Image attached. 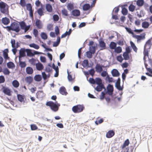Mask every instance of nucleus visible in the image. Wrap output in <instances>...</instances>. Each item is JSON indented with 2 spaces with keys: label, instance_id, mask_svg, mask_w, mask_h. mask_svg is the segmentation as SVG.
Masks as SVG:
<instances>
[{
  "label": "nucleus",
  "instance_id": "nucleus-1",
  "mask_svg": "<svg viewBox=\"0 0 152 152\" xmlns=\"http://www.w3.org/2000/svg\"><path fill=\"white\" fill-rule=\"evenodd\" d=\"M6 28L8 31L11 30L14 31L16 33L18 32L20 30L19 24L15 22L12 23L10 26H7Z\"/></svg>",
  "mask_w": 152,
  "mask_h": 152
},
{
  "label": "nucleus",
  "instance_id": "nucleus-2",
  "mask_svg": "<svg viewBox=\"0 0 152 152\" xmlns=\"http://www.w3.org/2000/svg\"><path fill=\"white\" fill-rule=\"evenodd\" d=\"M113 91V86L109 84L108 85L107 89L105 88L104 91L101 93V95H105L108 94L109 95H112Z\"/></svg>",
  "mask_w": 152,
  "mask_h": 152
},
{
  "label": "nucleus",
  "instance_id": "nucleus-3",
  "mask_svg": "<svg viewBox=\"0 0 152 152\" xmlns=\"http://www.w3.org/2000/svg\"><path fill=\"white\" fill-rule=\"evenodd\" d=\"M0 10L2 13L7 15L8 14V7L5 3L2 1L0 2Z\"/></svg>",
  "mask_w": 152,
  "mask_h": 152
},
{
  "label": "nucleus",
  "instance_id": "nucleus-4",
  "mask_svg": "<svg viewBox=\"0 0 152 152\" xmlns=\"http://www.w3.org/2000/svg\"><path fill=\"white\" fill-rule=\"evenodd\" d=\"M84 108L83 105L79 104L74 106L72 107V110L74 113H77L83 111Z\"/></svg>",
  "mask_w": 152,
  "mask_h": 152
},
{
  "label": "nucleus",
  "instance_id": "nucleus-5",
  "mask_svg": "<svg viewBox=\"0 0 152 152\" xmlns=\"http://www.w3.org/2000/svg\"><path fill=\"white\" fill-rule=\"evenodd\" d=\"M145 33H143L140 35H137L134 34L133 37L137 39V42H140L141 40H144L145 38Z\"/></svg>",
  "mask_w": 152,
  "mask_h": 152
},
{
  "label": "nucleus",
  "instance_id": "nucleus-6",
  "mask_svg": "<svg viewBox=\"0 0 152 152\" xmlns=\"http://www.w3.org/2000/svg\"><path fill=\"white\" fill-rule=\"evenodd\" d=\"M60 106V104L58 103L57 101H56L53 103L50 108L53 111L56 112L58 110Z\"/></svg>",
  "mask_w": 152,
  "mask_h": 152
},
{
  "label": "nucleus",
  "instance_id": "nucleus-7",
  "mask_svg": "<svg viewBox=\"0 0 152 152\" xmlns=\"http://www.w3.org/2000/svg\"><path fill=\"white\" fill-rule=\"evenodd\" d=\"M35 25L38 29L42 28L43 26L41 21L37 19L36 21Z\"/></svg>",
  "mask_w": 152,
  "mask_h": 152
},
{
  "label": "nucleus",
  "instance_id": "nucleus-8",
  "mask_svg": "<svg viewBox=\"0 0 152 152\" xmlns=\"http://www.w3.org/2000/svg\"><path fill=\"white\" fill-rule=\"evenodd\" d=\"M103 89H105V87L103 84L98 85L95 88V90L97 91H102Z\"/></svg>",
  "mask_w": 152,
  "mask_h": 152
},
{
  "label": "nucleus",
  "instance_id": "nucleus-9",
  "mask_svg": "<svg viewBox=\"0 0 152 152\" xmlns=\"http://www.w3.org/2000/svg\"><path fill=\"white\" fill-rule=\"evenodd\" d=\"M121 79L120 78H118L115 83V87L119 90H122V88H121L120 86Z\"/></svg>",
  "mask_w": 152,
  "mask_h": 152
},
{
  "label": "nucleus",
  "instance_id": "nucleus-10",
  "mask_svg": "<svg viewBox=\"0 0 152 152\" xmlns=\"http://www.w3.org/2000/svg\"><path fill=\"white\" fill-rule=\"evenodd\" d=\"M3 92L6 94L7 95H10V90L8 88L3 87L2 88Z\"/></svg>",
  "mask_w": 152,
  "mask_h": 152
},
{
  "label": "nucleus",
  "instance_id": "nucleus-11",
  "mask_svg": "<svg viewBox=\"0 0 152 152\" xmlns=\"http://www.w3.org/2000/svg\"><path fill=\"white\" fill-rule=\"evenodd\" d=\"M26 50L24 48H21L19 50V59L20 58L25 56H26V54L25 52Z\"/></svg>",
  "mask_w": 152,
  "mask_h": 152
},
{
  "label": "nucleus",
  "instance_id": "nucleus-12",
  "mask_svg": "<svg viewBox=\"0 0 152 152\" xmlns=\"http://www.w3.org/2000/svg\"><path fill=\"white\" fill-rule=\"evenodd\" d=\"M114 134V132L113 130H110L106 133V137L107 138H110L113 137Z\"/></svg>",
  "mask_w": 152,
  "mask_h": 152
},
{
  "label": "nucleus",
  "instance_id": "nucleus-13",
  "mask_svg": "<svg viewBox=\"0 0 152 152\" xmlns=\"http://www.w3.org/2000/svg\"><path fill=\"white\" fill-rule=\"evenodd\" d=\"M59 92L61 94L63 95H66L67 94L65 88L63 86L60 88Z\"/></svg>",
  "mask_w": 152,
  "mask_h": 152
},
{
  "label": "nucleus",
  "instance_id": "nucleus-14",
  "mask_svg": "<svg viewBox=\"0 0 152 152\" xmlns=\"http://www.w3.org/2000/svg\"><path fill=\"white\" fill-rule=\"evenodd\" d=\"M111 73L113 77H118L120 75L118 71L116 69H113L111 71Z\"/></svg>",
  "mask_w": 152,
  "mask_h": 152
},
{
  "label": "nucleus",
  "instance_id": "nucleus-15",
  "mask_svg": "<svg viewBox=\"0 0 152 152\" xmlns=\"http://www.w3.org/2000/svg\"><path fill=\"white\" fill-rule=\"evenodd\" d=\"M149 49L150 48H145V47H144V50L143 52L144 59H145L146 57H148V52L149 50H148V49Z\"/></svg>",
  "mask_w": 152,
  "mask_h": 152
},
{
  "label": "nucleus",
  "instance_id": "nucleus-16",
  "mask_svg": "<svg viewBox=\"0 0 152 152\" xmlns=\"http://www.w3.org/2000/svg\"><path fill=\"white\" fill-rule=\"evenodd\" d=\"M2 22L4 24L7 25L10 23V20L8 18L5 17L2 18Z\"/></svg>",
  "mask_w": 152,
  "mask_h": 152
},
{
  "label": "nucleus",
  "instance_id": "nucleus-17",
  "mask_svg": "<svg viewBox=\"0 0 152 152\" xmlns=\"http://www.w3.org/2000/svg\"><path fill=\"white\" fill-rule=\"evenodd\" d=\"M102 66H101L99 64H97L95 67L96 71L99 73L102 72L103 70Z\"/></svg>",
  "mask_w": 152,
  "mask_h": 152
},
{
  "label": "nucleus",
  "instance_id": "nucleus-18",
  "mask_svg": "<svg viewBox=\"0 0 152 152\" xmlns=\"http://www.w3.org/2000/svg\"><path fill=\"white\" fill-rule=\"evenodd\" d=\"M152 44V37L149 39L146 42L144 47L150 48L151 45Z\"/></svg>",
  "mask_w": 152,
  "mask_h": 152
},
{
  "label": "nucleus",
  "instance_id": "nucleus-19",
  "mask_svg": "<svg viewBox=\"0 0 152 152\" xmlns=\"http://www.w3.org/2000/svg\"><path fill=\"white\" fill-rule=\"evenodd\" d=\"M72 15L74 16H78L80 15V12L79 10H75L72 12Z\"/></svg>",
  "mask_w": 152,
  "mask_h": 152
},
{
  "label": "nucleus",
  "instance_id": "nucleus-20",
  "mask_svg": "<svg viewBox=\"0 0 152 152\" xmlns=\"http://www.w3.org/2000/svg\"><path fill=\"white\" fill-rule=\"evenodd\" d=\"M150 24V22L148 23L146 21L143 22L142 24V27L145 28H148Z\"/></svg>",
  "mask_w": 152,
  "mask_h": 152
},
{
  "label": "nucleus",
  "instance_id": "nucleus-21",
  "mask_svg": "<svg viewBox=\"0 0 152 152\" xmlns=\"http://www.w3.org/2000/svg\"><path fill=\"white\" fill-rule=\"evenodd\" d=\"M26 72L27 74L31 75L33 73V70L32 68L30 67H28L26 69Z\"/></svg>",
  "mask_w": 152,
  "mask_h": 152
},
{
  "label": "nucleus",
  "instance_id": "nucleus-22",
  "mask_svg": "<svg viewBox=\"0 0 152 152\" xmlns=\"http://www.w3.org/2000/svg\"><path fill=\"white\" fill-rule=\"evenodd\" d=\"M37 69L38 70H41L43 68V65L40 63H39L36 64Z\"/></svg>",
  "mask_w": 152,
  "mask_h": 152
},
{
  "label": "nucleus",
  "instance_id": "nucleus-23",
  "mask_svg": "<svg viewBox=\"0 0 152 152\" xmlns=\"http://www.w3.org/2000/svg\"><path fill=\"white\" fill-rule=\"evenodd\" d=\"M46 9L47 11L49 12H52L53 8L51 5L49 4H47L46 5Z\"/></svg>",
  "mask_w": 152,
  "mask_h": 152
},
{
  "label": "nucleus",
  "instance_id": "nucleus-24",
  "mask_svg": "<svg viewBox=\"0 0 152 152\" xmlns=\"http://www.w3.org/2000/svg\"><path fill=\"white\" fill-rule=\"evenodd\" d=\"M8 50L7 49H5L3 51V56L5 59H7L9 58L8 56Z\"/></svg>",
  "mask_w": 152,
  "mask_h": 152
},
{
  "label": "nucleus",
  "instance_id": "nucleus-25",
  "mask_svg": "<svg viewBox=\"0 0 152 152\" xmlns=\"http://www.w3.org/2000/svg\"><path fill=\"white\" fill-rule=\"evenodd\" d=\"M129 144V140L128 139H126L124 142L123 145L122 146V149H123L125 148L126 146H128Z\"/></svg>",
  "mask_w": 152,
  "mask_h": 152
},
{
  "label": "nucleus",
  "instance_id": "nucleus-26",
  "mask_svg": "<svg viewBox=\"0 0 152 152\" xmlns=\"http://www.w3.org/2000/svg\"><path fill=\"white\" fill-rule=\"evenodd\" d=\"M95 84L97 85L103 84L102 80L99 77L96 78L95 79Z\"/></svg>",
  "mask_w": 152,
  "mask_h": 152
},
{
  "label": "nucleus",
  "instance_id": "nucleus-27",
  "mask_svg": "<svg viewBox=\"0 0 152 152\" xmlns=\"http://www.w3.org/2000/svg\"><path fill=\"white\" fill-rule=\"evenodd\" d=\"M26 51L27 53V55L29 56H34V54L31 52L30 49H26Z\"/></svg>",
  "mask_w": 152,
  "mask_h": 152
},
{
  "label": "nucleus",
  "instance_id": "nucleus-28",
  "mask_svg": "<svg viewBox=\"0 0 152 152\" xmlns=\"http://www.w3.org/2000/svg\"><path fill=\"white\" fill-rule=\"evenodd\" d=\"M12 84L15 88H17L19 87V83L17 80H15L12 81Z\"/></svg>",
  "mask_w": 152,
  "mask_h": 152
},
{
  "label": "nucleus",
  "instance_id": "nucleus-29",
  "mask_svg": "<svg viewBox=\"0 0 152 152\" xmlns=\"http://www.w3.org/2000/svg\"><path fill=\"white\" fill-rule=\"evenodd\" d=\"M111 96L110 100L116 101L117 100L118 101H120L121 100V97H117L115 96Z\"/></svg>",
  "mask_w": 152,
  "mask_h": 152
},
{
  "label": "nucleus",
  "instance_id": "nucleus-30",
  "mask_svg": "<svg viewBox=\"0 0 152 152\" xmlns=\"http://www.w3.org/2000/svg\"><path fill=\"white\" fill-rule=\"evenodd\" d=\"M117 44L115 42H110V47L112 49H114L116 47Z\"/></svg>",
  "mask_w": 152,
  "mask_h": 152
},
{
  "label": "nucleus",
  "instance_id": "nucleus-31",
  "mask_svg": "<svg viewBox=\"0 0 152 152\" xmlns=\"http://www.w3.org/2000/svg\"><path fill=\"white\" fill-rule=\"evenodd\" d=\"M144 1L143 0H137L136 4L139 7L142 6L144 4Z\"/></svg>",
  "mask_w": 152,
  "mask_h": 152
},
{
  "label": "nucleus",
  "instance_id": "nucleus-32",
  "mask_svg": "<svg viewBox=\"0 0 152 152\" xmlns=\"http://www.w3.org/2000/svg\"><path fill=\"white\" fill-rule=\"evenodd\" d=\"M7 65L9 68H14L15 66V64L12 62H9L7 63Z\"/></svg>",
  "mask_w": 152,
  "mask_h": 152
},
{
  "label": "nucleus",
  "instance_id": "nucleus-33",
  "mask_svg": "<svg viewBox=\"0 0 152 152\" xmlns=\"http://www.w3.org/2000/svg\"><path fill=\"white\" fill-rule=\"evenodd\" d=\"M29 46L31 48H33L36 49H38L39 48V47L38 45L34 43L30 44Z\"/></svg>",
  "mask_w": 152,
  "mask_h": 152
},
{
  "label": "nucleus",
  "instance_id": "nucleus-34",
  "mask_svg": "<svg viewBox=\"0 0 152 152\" xmlns=\"http://www.w3.org/2000/svg\"><path fill=\"white\" fill-rule=\"evenodd\" d=\"M90 7V6L89 4H86L83 6V10L84 11L88 10Z\"/></svg>",
  "mask_w": 152,
  "mask_h": 152
},
{
  "label": "nucleus",
  "instance_id": "nucleus-35",
  "mask_svg": "<svg viewBox=\"0 0 152 152\" xmlns=\"http://www.w3.org/2000/svg\"><path fill=\"white\" fill-rule=\"evenodd\" d=\"M20 26V28L24 30L26 26V24L23 21H22L19 23Z\"/></svg>",
  "mask_w": 152,
  "mask_h": 152
},
{
  "label": "nucleus",
  "instance_id": "nucleus-36",
  "mask_svg": "<svg viewBox=\"0 0 152 152\" xmlns=\"http://www.w3.org/2000/svg\"><path fill=\"white\" fill-rule=\"evenodd\" d=\"M136 8V7L132 4H130L129 7V11L131 12H134Z\"/></svg>",
  "mask_w": 152,
  "mask_h": 152
},
{
  "label": "nucleus",
  "instance_id": "nucleus-37",
  "mask_svg": "<svg viewBox=\"0 0 152 152\" xmlns=\"http://www.w3.org/2000/svg\"><path fill=\"white\" fill-rule=\"evenodd\" d=\"M67 7L68 10L69 11L72 10L74 8L73 4L71 3H68L67 5Z\"/></svg>",
  "mask_w": 152,
  "mask_h": 152
},
{
  "label": "nucleus",
  "instance_id": "nucleus-38",
  "mask_svg": "<svg viewBox=\"0 0 152 152\" xmlns=\"http://www.w3.org/2000/svg\"><path fill=\"white\" fill-rule=\"evenodd\" d=\"M130 44L134 50L136 52H137V49L134 44L132 41L130 42Z\"/></svg>",
  "mask_w": 152,
  "mask_h": 152
},
{
  "label": "nucleus",
  "instance_id": "nucleus-39",
  "mask_svg": "<svg viewBox=\"0 0 152 152\" xmlns=\"http://www.w3.org/2000/svg\"><path fill=\"white\" fill-rule=\"evenodd\" d=\"M101 97H100V99L101 100H102L104 98H105V99L107 102L108 103L110 101V98L109 97H105V96H101Z\"/></svg>",
  "mask_w": 152,
  "mask_h": 152
},
{
  "label": "nucleus",
  "instance_id": "nucleus-40",
  "mask_svg": "<svg viewBox=\"0 0 152 152\" xmlns=\"http://www.w3.org/2000/svg\"><path fill=\"white\" fill-rule=\"evenodd\" d=\"M99 45L100 46L103 48V49H105V48L106 45L105 43L103 41H101L99 42Z\"/></svg>",
  "mask_w": 152,
  "mask_h": 152
},
{
  "label": "nucleus",
  "instance_id": "nucleus-41",
  "mask_svg": "<svg viewBox=\"0 0 152 152\" xmlns=\"http://www.w3.org/2000/svg\"><path fill=\"white\" fill-rule=\"evenodd\" d=\"M26 81L28 84L31 83L33 81V78L31 77H27L26 78Z\"/></svg>",
  "mask_w": 152,
  "mask_h": 152
},
{
  "label": "nucleus",
  "instance_id": "nucleus-42",
  "mask_svg": "<svg viewBox=\"0 0 152 152\" xmlns=\"http://www.w3.org/2000/svg\"><path fill=\"white\" fill-rule=\"evenodd\" d=\"M115 52L117 53H120L122 52V48L121 47L119 46L115 48Z\"/></svg>",
  "mask_w": 152,
  "mask_h": 152
},
{
  "label": "nucleus",
  "instance_id": "nucleus-43",
  "mask_svg": "<svg viewBox=\"0 0 152 152\" xmlns=\"http://www.w3.org/2000/svg\"><path fill=\"white\" fill-rule=\"evenodd\" d=\"M37 13L40 16H42L44 15V12L42 8H40L39 9L37 10Z\"/></svg>",
  "mask_w": 152,
  "mask_h": 152
},
{
  "label": "nucleus",
  "instance_id": "nucleus-44",
  "mask_svg": "<svg viewBox=\"0 0 152 152\" xmlns=\"http://www.w3.org/2000/svg\"><path fill=\"white\" fill-rule=\"evenodd\" d=\"M89 51L94 54L96 52V48L95 46H91L89 47Z\"/></svg>",
  "mask_w": 152,
  "mask_h": 152
},
{
  "label": "nucleus",
  "instance_id": "nucleus-45",
  "mask_svg": "<svg viewBox=\"0 0 152 152\" xmlns=\"http://www.w3.org/2000/svg\"><path fill=\"white\" fill-rule=\"evenodd\" d=\"M24 96H17L18 100L20 102H24Z\"/></svg>",
  "mask_w": 152,
  "mask_h": 152
},
{
  "label": "nucleus",
  "instance_id": "nucleus-46",
  "mask_svg": "<svg viewBox=\"0 0 152 152\" xmlns=\"http://www.w3.org/2000/svg\"><path fill=\"white\" fill-rule=\"evenodd\" d=\"M122 14L124 15H126L128 13V10H127L125 7H123L122 9Z\"/></svg>",
  "mask_w": 152,
  "mask_h": 152
},
{
  "label": "nucleus",
  "instance_id": "nucleus-47",
  "mask_svg": "<svg viewBox=\"0 0 152 152\" xmlns=\"http://www.w3.org/2000/svg\"><path fill=\"white\" fill-rule=\"evenodd\" d=\"M123 56L125 60H128L129 58V53H124L123 54Z\"/></svg>",
  "mask_w": 152,
  "mask_h": 152
},
{
  "label": "nucleus",
  "instance_id": "nucleus-48",
  "mask_svg": "<svg viewBox=\"0 0 152 152\" xmlns=\"http://www.w3.org/2000/svg\"><path fill=\"white\" fill-rule=\"evenodd\" d=\"M41 36L42 39H47L48 36L44 32H42L41 34Z\"/></svg>",
  "mask_w": 152,
  "mask_h": 152
},
{
  "label": "nucleus",
  "instance_id": "nucleus-49",
  "mask_svg": "<svg viewBox=\"0 0 152 152\" xmlns=\"http://www.w3.org/2000/svg\"><path fill=\"white\" fill-rule=\"evenodd\" d=\"M62 14L66 16H67L68 15V11L65 9H64L61 11Z\"/></svg>",
  "mask_w": 152,
  "mask_h": 152
},
{
  "label": "nucleus",
  "instance_id": "nucleus-50",
  "mask_svg": "<svg viewBox=\"0 0 152 152\" xmlns=\"http://www.w3.org/2000/svg\"><path fill=\"white\" fill-rule=\"evenodd\" d=\"M92 54H93V53H92V52L90 51H88L86 52L87 57L88 58H92Z\"/></svg>",
  "mask_w": 152,
  "mask_h": 152
},
{
  "label": "nucleus",
  "instance_id": "nucleus-51",
  "mask_svg": "<svg viewBox=\"0 0 152 152\" xmlns=\"http://www.w3.org/2000/svg\"><path fill=\"white\" fill-rule=\"evenodd\" d=\"M125 28L126 29V31L129 34H131L132 37H133V35L134 34L133 32L132 31V30L131 28H128L127 27H125Z\"/></svg>",
  "mask_w": 152,
  "mask_h": 152
},
{
  "label": "nucleus",
  "instance_id": "nucleus-52",
  "mask_svg": "<svg viewBox=\"0 0 152 152\" xmlns=\"http://www.w3.org/2000/svg\"><path fill=\"white\" fill-rule=\"evenodd\" d=\"M34 80L37 81H39L41 80V76L39 75H36L34 77Z\"/></svg>",
  "mask_w": 152,
  "mask_h": 152
},
{
  "label": "nucleus",
  "instance_id": "nucleus-53",
  "mask_svg": "<svg viewBox=\"0 0 152 152\" xmlns=\"http://www.w3.org/2000/svg\"><path fill=\"white\" fill-rule=\"evenodd\" d=\"M3 72L5 75H8L10 73L9 70L7 68H5L4 69Z\"/></svg>",
  "mask_w": 152,
  "mask_h": 152
},
{
  "label": "nucleus",
  "instance_id": "nucleus-54",
  "mask_svg": "<svg viewBox=\"0 0 152 152\" xmlns=\"http://www.w3.org/2000/svg\"><path fill=\"white\" fill-rule=\"evenodd\" d=\"M19 62L20 66L21 67L24 68L26 67V64L25 62H22L19 61Z\"/></svg>",
  "mask_w": 152,
  "mask_h": 152
},
{
  "label": "nucleus",
  "instance_id": "nucleus-55",
  "mask_svg": "<svg viewBox=\"0 0 152 152\" xmlns=\"http://www.w3.org/2000/svg\"><path fill=\"white\" fill-rule=\"evenodd\" d=\"M88 65V60H84L83 62V65L84 67L87 66Z\"/></svg>",
  "mask_w": 152,
  "mask_h": 152
},
{
  "label": "nucleus",
  "instance_id": "nucleus-56",
  "mask_svg": "<svg viewBox=\"0 0 152 152\" xmlns=\"http://www.w3.org/2000/svg\"><path fill=\"white\" fill-rule=\"evenodd\" d=\"M31 129L32 130H35L38 129L37 126L35 124H31L30 126Z\"/></svg>",
  "mask_w": 152,
  "mask_h": 152
},
{
  "label": "nucleus",
  "instance_id": "nucleus-57",
  "mask_svg": "<svg viewBox=\"0 0 152 152\" xmlns=\"http://www.w3.org/2000/svg\"><path fill=\"white\" fill-rule=\"evenodd\" d=\"M30 63L33 65H35L36 64V60L34 58H32L29 60Z\"/></svg>",
  "mask_w": 152,
  "mask_h": 152
},
{
  "label": "nucleus",
  "instance_id": "nucleus-58",
  "mask_svg": "<svg viewBox=\"0 0 152 152\" xmlns=\"http://www.w3.org/2000/svg\"><path fill=\"white\" fill-rule=\"evenodd\" d=\"M53 25L51 24H49L47 26V29L48 31H50L53 30Z\"/></svg>",
  "mask_w": 152,
  "mask_h": 152
},
{
  "label": "nucleus",
  "instance_id": "nucleus-59",
  "mask_svg": "<svg viewBox=\"0 0 152 152\" xmlns=\"http://www.w3.org/2000/svg\"><path fill=\"white\" fill-rule=\"evenodd\" d=\"M117 61H119V62H121L123 60V59L122 56L121 55H120L117 57Z\"/></svg>",
  "mask_w": 152,
  "mask_h": 152
},
{
  "label": "nucleus",
  "instance_id": "nucleus-60",
  "mask_svg": "<svg viewBox=\"0 0 152 152\" xmlns=\"http://www.w3.org/2000/svg\"><path fill=\"white\" fill-rule=\"evenodd\" d=\"M11 43L12 44V46L13 48H15V41L14 39H12L11 40Z\"/></svg>",
  "mask_w": 152,
  "mask_h": 152
},
{
  "label": "nucleus",
  "instance_id": "nucleus-61",
  "mask_svg": "<svg viewBox=\"0 0 152 152\" xmlns=\"http://www.w3.org/2000/svg\"><path fill=\"white\" fill-rule=\"evenodd\" d=\"M33 34L35 37L38 36V32L37 30L36 29L33 30Z\"/></svg>",
  "mask_w": 152,
  "mask_h": 152
},
{
  "label": "nucleus",
  "instance_id": "nucleus-62",
  "mask_svg": "<svg viewBox=\"0 0 152 152\" xmlns=\"http://www.w3.org/2000/svg\"><path fill=\"white\" fill-rule=\"evenodd\" d=\"M26 8L27 10H30L32 9V7L31 4H28L26 5Z\"/></svg>",
  "mask_w": 152,
  "mask_h": 152
},
{
  "label": "nucleus",
  "instance_id": "nucleus-63",
  "mask_svg": "<svg viewBox=\"0 0 152 152\" xmlns=\"http://www.w3.org/2000/svg\"><path fill=\"white\" fill-rule=\"evenodd\" d=\"M20 4L22 7H24L26 4L25 0H20Z\"/></svg>",
  "mask_w": 152,
  "mask_h": 152
},
{
  "label": "nucleus",
  "instance_id": "nucleus-64",
  "mask_svg": "<svg viewBox=\"0 0 152 152\" xmlns=\"http://www.w3.org/2000/svg\"><path fill=\"white\" fill-rule=\"evenodd\" d=\"M53 19L55 21H57L59 20V17L57 15H54L53 17Z\"/></svg>",
  "mask_w": 152,
  "mask_h": 152
}]
</instances>
